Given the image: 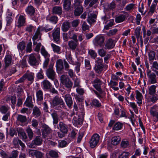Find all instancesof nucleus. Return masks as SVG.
I'll return each mask as SVG.
<instances>
[{"label": "nucleus", "mask_w": 158, "mask_h": 158, "mask_svg": "<svg viewBox=\"0 0 158 158\" xmlns=\"http://www.w3.org/2000/svg\"><path fill=\"white\" fill-rule=\"evenodd\" d=\"M52 105L54 107V109L56 110H59L61 109L62 107L64 109L66 108L65 104L60 97L56 96L53 98L52 100Z\"/></svg>", "instance_id": "f257e3e1"}, {"label": "nucleus", "mask_w": 158, "mask_h": 158, "mask_svg": "<svg viewBox=\"0 0 158 158\" xmlns=\"http://www.w3.org/2000/svg\"><path fill=\"white\" fill-rule=\"evenodd\" d=\"M40 59V56L39 54L32 53L29 56L28 61L31 65H37L39 64Z\"/></svg>", "instance_id": "f03ea898"}, {"label": "nucleus", "mask_w": 158, "mask_h": 158, "mask_svg": "<svg viewBox=\"0 0 158 158\" xmlns=\"http://www.w3.org/2000/svg\"><path fill=\"white\" fill-rule=\"evenodd\" d=\"M60 79L62 84L70 91L73 85V83L71 80L67 75H64L61 76Z\"/></svg>", "instance_id": "7ed1b4c3"}, {"label": "nucleus", "mask_w": 158, "mask_h": 158, "mask_svg": "<svg viewBox=\"0 0 158 158\" xmlns=\"http://www.w3.org/2000/svg\"><path fill=\"white\" fill-rule=\"evenodd\" d=\"M41 129L42 137L43 138L49 136L50 135L52 131V129L48 125L43 124L42 125Z\"/></svg>", "instance_id": "20e7f679"}, {"label": "nucleus", "mask_w": 158, "mask_h": 158, "mask_svg": "<svg viewBox=\"0 0 158 158\" xmlns=\"http://www.w3.org/2000/svg\"><path fill=\"white\" fill-rule=\"evenodd\" d=\"M105 40V37L103 36L98 35L93 40V43L96 47H102L104 45Z\"/></svg>", "instance_id": "39448f33"}, {"label": "nucleus", "mask_w": 158, "mask_h": 158, "mask_svg": "<svg viewBox=\"0 0 158 158\" xmlns=\"http://www.w3.org/2000/svg\"><path fill=\"white\" fill-rule=\"evenodd\" d=\"M100 140V136L97 134H94L92 136L89 142L90 147L92 148H94L96 146Z\"/></svg>", "instance_id": "423d86ee"}, {"label": "nucleus", "mask_w": 158, "mask_h": 158, "mask_svg": "<svg viewBox=\"0 0 158 158\" xmlns=\"http://www.w3.org/2000/svg\"><path fill=\"white\" fill-rule=\"evenodd\" d=\"M147 75L149 83L151 84H153L157 83L156 76L154 73L152 72L151 70H147Z\"/></svg>", "instance_id": "0eeeda50"}, {"label": "nucleus", "mask_w": 158, "mask_h": 158, "mask_svg": "<svg viewBox=\"0 0 158 158\" xmlns=\"http://www.w3.org/2000/svg\"><path fill=\"white\" fill-rule=\"evenodd\" d=\"M60 28L57 27L53 30L52 33L53 40L57 44L60 43Z\"/></svg>", "instance_id": "6e6552de"}, {"label": "nucleus", "mask_w": 158, "mask_h": 158, "mask_svg": "<svg viewBox=\"0 0 158 158\" xmlns=\"http://www.w3.org/2000/svg\"><path fill=\"white\" fill-rule=\"evenodd\" d=\"M46 75L48 77L52 80L55 77L56 73L53 69V64H51L46 70Z\"/></svg>", "instance_id": "1a4fd4ad"}, {"label": "nucleus", "mask_w": 158, "mask_h": 158, "mask_svg": "<svg viewBox=\"0 0 158 158\" xmlns=\"http://www.w3.org/2000/svg\"><path fill=\"white\" fill-rule=\"evenodd\" d=\"M43 139L40 136H36L34 139L32 140L31 143L30 145V147L31 148H35L34 145L35 146L40 145L42 144Z\"/></svg>", "instance_id": "9d476101"}, {"label": "nucleus", "mask_w": 158, "mask_h": 158, "mask_svg": "<svg viewBox=\"0 0 158 158\" xmlns=\"http://www.w3.org/2000/svg\"><path fill=\"white\" fill-rule=\"evenodd\" d=\"M141 28L140 27L136 28L135 31V36L138 41H140L142 45L143 44L142 36L141 33Z\"/></svg>", "instance_id": "9b49d317"}, {"label": "nucleus", "mask_w": 158, "mask_h": 158, "mask_svg": "<svg viewBox=\"0 0 158 158\" xmlns=\"http://www.w3.org/2000/svg\"><path fill=\"white\" fill-rule=\"evenodd\" d=\"M115 45L114 40L112 39L109 38L106 41L105 48L107 49H112L114 47Z\"/></svg>", "instance_id": "f8f14e48"}, {"label": "nucleus", "mask_w": 158, "mask_h": 158, "mask_svg": "<svg viewBox=\"0 0 158 158\" xmlns=\"http://www.w3.org/2000/svg\"><path fill=\"white\" fill-rule=\"evenodd\" d=\"M57 128L59 129L61 132H64L67 133L68 127L67 125L62 122H60L58 125Z\"/></svg>", "instance_id": "ddd939ff"}, {"label": "nucleus", "mask_w": 158, "mask_h": 158, "mask_svg": "<svg viewBox=\"0 0 158 158\" xmlns=\"http://www.w3.org/2000/svg\"><path fill=\"white\" fill-rule=\"evenodd\" d=\"M64 98L67 106L69 108H71L73 104V100L71 95L70 94H66Z\"/></svg>", "instance_id": "4468645a"}, {"label": "nucleus", "mask_w": 158, "mask_h": 158, "mask_svg": "<svg viewBox=\"0 0 158 158\" xmlns=\"http://www.w3.org/2000/svg\"><path fill=\"white\" fill-rule=\"evenodd\" d=\"M24 75L26 79H27L28 81L32 83L34 81V73L32 72H27Z\"/></svg>", "instance_id": "2eb2a0df"}, {"label": "nucleus", "mask_w": 158, "mask_h": 158, "mask_svg": "<svg viewBox=\"0 0 158 158\" xmlns=\"http://www.w3.org/2000/svg\"><path fill=\"white\" fill-rule=\"evenodd\" d=\"M93 82L94 83V86L95 88L98 91H101V85H102V82L98 78L95 79Z\"/></svg>", "instance_id": "dca6fc26"}, {"label": "nucleus", "mask_w": 158, "mask_h": 158, "mask_svg": "<svg viewBox=\"0 0 158 158\" xmlns=\"http://www.w3.org/2000/svg\"><path fill=\"white\" fill-rule=\"evenodd\" d=\"M53 119V123L54 126L58 123L59 120L57 111L54 110L51 114Z\"/></svg>", "instance_id": "f3484780"}, {"label": "nucleus", "mask_w": 158, "mask_h": 158, "mask_svg": "<svg viewBox=\"0 0 158 158\" xmlns=\"http://www.w3.org/2000/svg\"><path fill=\"white\" fill-rule=\"evenodd\" d=\"M52 13L54 14H57L61 15L62 13V9L61 6H56L52 8Z\"/></svg>", "instance_id": "a211bd4d"}, {"label": "nucleus", "mask_w": 158, "mask_h": 158, "mask_svg": "<svg viewBox=\"0 0 158 158\" xmlns=\"http://www.w3.org/2000/svg\"><path fill=\"white\" fill-rule=\"evenodd\" d=\"M24 105L28 107L32 108L34 105L32 102V97L31 96H28L24 104Z\"/></svg>", "instance_id": "6ab92c4d"}, {"label": "nucleus", "mask_w": 158, "mask_h": 158, "mask_svg": "<svg viewBox=\"0 0 158 158\" xmlns=\"http://www.w3.org/2000/svg\"><path fill=\"white\" fill-rule=\"evenodd\" d=\"M97 16L94 14L89 13L88 15L87 21L90 24L95 22Z\"/></svg>", "instance_id": "aec40b11"}, {"label": "nucleus", "mask_w": 158, "mask_h": 158, "mask_svg": "<svg viewBox=\"0 0 158 158\" xmlns=\"http://www.w3.org/2000/svg\"><path fill=\"white\" fill-rule=\"evenodd\" d=\"M78 40H71L68 42V45L72 50H75L78 45Z\"/></svg>", "instance_id": "412c9836"}, {"label": "nucleus", "mask_w": 158, "mask_h": 158, "mask_svg": "<svg viewBox=\"0 0 158 158\" xmlns=\"http://www.w3.org/2000/svg\"><path fill=\"white\" fill-rule=\"evenodd\" d=\"M41 85L44 89L47 90L50 89L51 84L48 80H44L42 82Z\"/></svg>", "instance_id": "4be33fe9"}, {"label": "nucleus", "mask_w": 158, "mask_h": 158, "mask_svg": "<svg viewBox=\"0 0 158 158\" xmlns=\"http://www.w3.org/2000/svg\"><path fill=\"white\" fill-rule=\"evenodd\" d=\"M63 6L64 9L67 11L69 10L70 8L71 4V0H62Z\"/></svg>", "instance_id": "5701e85b"}, {"label": "nucleus", "mask_w": 158, "mask_h": 158, "mask_svg": "<svg viewBox=\"0 0 158 158\" xmlns=\"http://www.w3.org/2000/svg\"><path fill=\"white\" fill-rule=\"evenodd\" d=\"M104 66L106 67L107 65L104 66L103 64H95L94 69L97 73L100 74L102 71Z\"/></svg>", "instance_id": "b1692460"}, {"label": "nucleus", "mask_w": 158, "mask_h": 158, "mask_svg": "<svg viewBox=\"0 0 158 158\" xmlns=\"http://www.w3.org/2000/svg\"><path fill=\"white\" fill-rule=\"evenodd\" d=\"M123 125L124 124L123 123L118 122L114 125L113 129L114 131H118L121 130L123 128Z\"/></svg>", "instance_id": "393cba45"}, {"label": "nucleus", "mask_w": 158, "mask_h": 158, "mask_svg": "<svg viewBox=\"0 0 158 158\" xmlns=\"http://www.w3.org/2000/svg\"><path fill=\"white\" fill-rule=\"evenodd\" d=\"M56 66L57 69L59 71H61L64 69V64L62 59L57 60L56 63Z\"/></svg>", "instance_id": "a878e982"}, {"label": "nucleus", "mask_w": 158, "mask_h": 158, "mask_svg": "<svg viewBox=\"0 0 158 158\" xmlns=\"http://www.w3.org/2000/svg\"><path fill=\"white\" fill-rule=\"evenodd\" d=\"M121 138L120 136H115L112 137L111 139V144L114 145H116L120 143Z\"/></svg>", "instance_id": "bb28decb"}, {"label": "nucleus", "mask_w": 158, "mask_h": 158, "mask_svg": "<svg viewBox=\"0 0 158 158\" xmlns=\"http://www.w3.org/2000/svg\"><path fill=\"white\" fill-rule=\"evenodd\" d=\"M27 14L31 16H33L35 12V10L32 6H28L25 10Z\"/></svg>", "instance_id": "cd10ccee"}, {"label": "nucleus", "mask_w": 158, "mask_h": 158, "mask_svg": "<svg viewBox=\"0 0 158 158\" xmlns=\"http://www.w3.org/2000/svg\"><path fill=\"white\" fill-rule=\"evenodd\" d=\"M71 26L70 23L67 21H64L61 26V29L64 32H66L70 27Z\"/></svg>", "instance_id": "c85d7f7f"}, {"label": "nucleus", "mask_w": 158, "mask_h": 158, "mask_svg": "<svg viewBox=\"0 0 158 158\" xmlns=\"http://www.w3.org/2000/svg\"><path fill=\"white\" fill-rule=\"evenodd\" d=\"M98 0H85L84 2V6H86L89 5V7H92L94 4H96Z\"/></svg>", "instance_id": "c756f323"}, {"label": "nucleus", "mask_w": 158, "mask_h": 158, "mask_svg": "<svg viewBox=\"0 0 158 158\" xmlns=\"http://www.w3.org/2000/svg\"><path fill=\"white\" fill-rule=\"evenodd\" d=\"M41 114V110L37 106H35L33 109L32 114L35 117L40 116Z\"/></svg>", "instance_id": "7c9ffc66"}, {"label": "nucleus", "mask_w": 158, "mask_h": 158, "mask_svg": "<svg viewBox=\"0 0 158 158\" xmlns=\"http://www.w3.org/2000/svg\"><path fill=\"white\" fill-rule=\"evenodd\" d=\"M74 14L75 16H79L83 12V7L82 6L75 7Z\"/></svg>", "instance_id": "2f4dec72"}, {"label": "nucleus", "mask_w": 158, "mask_h": 158, "mask_svg": "<svg viewBox=\"0 0 158 158\" xmlns=\"http://www.w3.org/2000/svg\"><path fill=\"white\" fill-rule=\"evenodd\" d=\"M12 60V56L10 54H8L6 56L4 61L6 67H8L11 64Z\"/></svg>", "instance_id": "473e14b6"}, {"label": "nucleus", "mask_w": 158, "mask_h": 158, "mask_svg": "<svg viewBox=\"0 0 158 158\" xmlns=\"http://www.w3.org/2000/svg\"><path fill=\"white\" fill-rule=\"evenodd\" d=\"M136 94V98L137 101V103L139 105L142 104V94L138 90L135 91Z\"/></svg>", "instance_id": "72a5a7b5"}, {"label": "nucleus", "mask_w": 158, "mask_h": 158, "mask_svg": "<svg viewBox=\"0 0 158 158\" xmlns=\"http://www.w3.org/2000/svg\"><path fill=\"white\" fill-rule=\"evenodd\" d=\"M126 19V15H120L116 17L115 21L116 23H118L123 22Z\"/></svg>", "instance_id": "f704fd0d"}, {"label": "nucleus", "mask_w": 158, "mask_h": 158, "mask_svg": "<svg viewBox=\"0 0 158 158\" xmlns=\"http://www.w3.org/2000/svg\"><path fill=\"white\" fill-rule=\"evenodd\" d=\"M37 101L42 102L43 100V94L41 90H39L36 92Z\"/></svg>", "instance_id": "c9c22d12"}, {"label": "nucleus", "mask_w": 158, "mask_h": 158, "mask_svg": "<svg viewBox=\"0 0 158 158\" xmlns=\"http://www.w3.org/2000/svg\"><path fill=\"white\" fill-rule=\"evenodd\" d=\"M156 86L155 85H152L148 87V93L151 95H154L156 92Z\"/></svg>", "instance_id": "e433bc0d"}, {"label": "nucleus", "mask_w": 158, "mask_h": 158, "mask_svg": "<svg viewBox=\"0 0 158 158\" xmlns=\"http://www.w3.org/2000/svg\"><path fill=\"white\" fill-rule=\"evenodd\" d=\"M25 19L26 18L24 16L20 15L18 22L19 27H21L23 26L25 22Z\"/></svg>", "instance_id": "4c0bfd02"}, {"label": "nucleus", "mask_w": 158, "mask_h": 158, "mask_svg": "<svg viewBox=\"0 0 158 158\" xmlns=\"http://www.w3.org/2000/svg\"><path fill=\"white\" fill-rule=\"evenodd\" d=\"M41 35L40 28L38 27L32 38L33 40H36L37 39H40Z\"/></svg>", "instance_id": "58836bf2"}, {"label": "nucleus", "mask_w": 158, "mask_h": 158, "mask_svg": "<svg viewBox=\"0 0 158 158\" xmlns=\"http://www.w3.org/2000/svg\"><path fill=\"white\" fill-rule=\"evenodd\" d=\"M148 60L150 62H152L156 56V52L153 51H151L148 52Z\"/></svg>", "instance_id": "ea45409f"}, {"label": "nucleus", "mask_w": 158, "mask_h": 158, "mask_svg": "<svg viewBox=\"0 0 158 158\" xmlns=\"http://www.w3.org/2000/svg\"><path fill=\"white\" fill-rule=\"evenodd\" d=\"M10 107L7 105H2L0 107V112L2 114H6L10 112L9 110Z\"/></svg>", "instance_id": "a19ab883"}, {"label": "nucleus", "mask_w": 158, "mask_h": 158, "mask_svg": "<svg viewBox=\"0 0 158 158\" xmlns=\"http://www.w3.org/2000/svg\"><path fill=\"white\" fill-rule=\"evenodd\" d=\"M47 19L49 21L54 24L57 23L58 21L57 17L55 16L48 17Z\"/></svg>", "instance_id": "79ce46f5"}, {"label": "nucleus", "mask_w": 158, "mask_h": 158, "mask_svg": "<svg viewBox=\"0 0 158 158\" xmlns=\"http://www.w3.org/2000/svg\"><path fill=\"white\" fill-rule=\"evenodd\" d=\"M17 131L19 136H22L24 139H26L27 138V136L23 129L20 128L17 129Z\"/></svg>", "instance_id": "37998d69"}, {"label": "nucleus", "mask_w": 158, "mask_h": 158, "mask_svg": "<svg viewBox=\"0 0 158 158\" xmlns=\"http://www.w3.org/2000/svg\"><path fill=\"white\" fill-rule=\"evenodd\" d=\"M17 119V121L22 123L26 122L27 120L26 116L21 114L18 115Z\"/></svg>", "instance_id": "c03bdc74"}, {"label": "nucleus", "mask_w": 158, "mask_h": 158, "mask_svg": "<svg viewBox=\"0 0 158 158\" xmlns=\"http://www.w3.org/2000/svg\"><path fill=\"white\" fill-rule=\"evenodd\" d=\"M152 96H149L147 99V102H152L153 103H155L157 100L158 99V98L157 96H155L154 95H152Z\"/></svg>", "instance_id": "a18cd8bd"}, {"label": "nucleus", "mask_w": 158, "mask_h": 158, "mask_svg": "<svg viewBox=\"0 0 158 158\" xmlns=\"http://www.w3.org/2000/svg\"><path fill=\"white\" fill-rule=\"evenodd\" d=\"M51 46L53 49V51L57 53L58 54L60 53V48L55 44L52 43Z\"/></svg>", "instance_id": "49530a36"}, {"label": "nucleus", "mask_w": 158, "mask_h": 158, "mask_svg": "<svg viewBox=\"0 0 158 158\" xmlns=\"http://www.w3.org/2000/svg\"><path fill=\"white\" fill-rule=\"evenodd\" d=\"M41 53L42 55H43L45 58H49L50 56L49 54L48 53L44 47L42 46L41 49Z\"/></svg>", "instance_id": "de8ad7c7"}, {"label": "nucleus", "mask_w": 158, "mask_h": 158, "mask_svg": "<svg viewBox=\"0 0 158 158\" xmlns=\"http://www.w3.org/2000/svg\"><path fill=\"white\" fill-rule=\"evenodd\" d=\"M26 47L25 43L23 41H22L20 42L17 46V48L19 50L21 51H22L24 50Z\"/></svg>", "instance_id": "09e8293b"}, {"label": "nucleus", "mask_w": 158, "mask_h": 158, "mask_svg": "<svg viewBox=\"0 0 158 158\" xmlns=\"http://www.w3.org/2000/svg\"><path fill=\"white\" fill-rule=\"evenodd\" d=\"M107 9L108 10H113L116 6V4L114 1H112L110 3H108L107 5Z\"/></svg>", "instance_id": "8fccbe9b"}, {"label": "nucleus", "mask_w": 158, "mask_h": 158, "mask_svg": "<svg viewBox=\"0 0 158 158\" xmlns=\"http://www.w3.org/2000/svg\"><path fill=\"white\" fill-rule=\"evenodd\" d=\"M135 5L133 3L129 4L127 5L124 9L127 11L131 12L134 9Z\"/></svg>", "instance_id": "3c124183"}, {"label": "nucleus", "mask_w": 158, "mask_h": 158, "mask_svg": "<svg viewBox=\"0 0 158 158\" xmlns=\"http://www.w3.org/2000/svg\"><path fill=\"white\" fill-rule=\"evenodd\" d=\"M73 122L76 125L80 124L83 122V120L79 117L77 118L74 116L73 118Z\"/></svg>", "instance_id": "603ef678"}, {"label": "nucleus", "mask_w": 158, "mask_h": 158, "mask_svg": "<svg viewBox=\"0 0 158 158\" xmlns=\"http://www.w3.org/2000/svg\"><path fill=\"white\" fill-rule=\"evenodd\" d=\"M118 31V30L115 28L109 31V32L106 33V35L108 36H111L115 35Z\"/></svg>", "instance_id": "864d4df0"}, {"label": "nucleus", "mask_w": 158, "mask_h": 158, "mask_svg": "<svg viewBox=\"0 0 158 158\" xmlns=\"http://www.w3.org/2000/svg\"><path fill=\"white\" fill-rule=\"evenodd\" d=\"M150 113L151 115L154 117H156L158 119V111L156 110L153 107L151 108Z\"/></svg>", "instance_id": "5fc2aeb1"}, {"label": "nucleus", "mask_w": 158, "mask_h": 158, "mask_svg": "<svg viewBox=\"0 0 158 158\" xmlns=\"http://www.w3.org/2000/svg\"><path fill=\"white\" fill-rule=\"evenodd\" d=\"M129 143L128 141L127 140H122L121 143V146L123 148H125L128 147Z\"/></svg>", "instance_id": "6e6d98bb"}, {"label": "nucleus", "mask_w": 158, "mask_h": 158, "mask_svg": "<svg viewBox=\"0 0 158 158\" xmlns=\"http://www.w3.org/2000/svg\"><path fill=\"white\" fill-rule=\"evenodd\" d=\"M19 153L18 151L16 150H14L9 156V158H16L18 156Z\"/></svg>", "instance_id": "4d7b16f0"}, {"label": "nucleus", "mask_w": 158, "mask_h": 158, "mask_svg": "<svg viewBox=\"0 0 158 158\" xmlns=\"http://www.w3.org/2000/svg\"><path fill=\"white\" fill-rule=\"evenodd\" d=\"M48 155L52 157L57 158L58 156V153L53 150H51L49 152Z\"/></svg>", "instance_id": "13d9d810"}, {"label": "nucleus", "mask_w": 158, "mask_h": 158, "mask_svg": "<svg viewBox=\"0 0 158 158\" xmlns=\"http://www.w3.org/2000/svg\"><path fill=\"white\" fill-rule=\"evenodd\" d=\"M106 50L103 48L99 49L98 51L99 55L102 57L105 56L106 55Z\"/></svg>", "instance_id": "bf43d9fd"}, {"label": "nucleus", "mask_w": 158, "mask_h": 158, "mask_svg": "<svg viewBox=\"0 0 158 158\" xmlns=\"http://www.w3.org/2000/svg\"><path fill=\"white\" fill-rule=\"evenodd\" d=\"M26 131L29 139H32L34 135L32 130L29 127H28L27 128Z\"/></svg>", "instance_id": "052dcab7"}, {"label": "nucleus", "mask_w": 158, "mask_h": 158, "mask_svg": "<svg viewBox=\"0 0 158 158\" xmlns=\"http://www.w3.org/2000/svg\"><path fill=\"white\" fill-rule=\"evenodd\" d=\"M92 105H94L97 107H99L101 106V104L98 100L96 99H94L91 102Z\"/></svg>", "instance_id": "680f3d73"}, {"label": "nucleus", "mask_w": 158, "mask_h": 158, "mask_svg": "<svg viewBox=\"0 0 158 158\" xmlns=\"http://www.w3.org/2000/svg\"><path fill=\"white\" fill-rule=\"evenodd\" d=\"M88 54L90 55L91 57L95 59L97 56V53L94 50L92 49H90L89 51Z\"/></svg>", "instance_id": "e2e57ef3"}, {"label": "nucleus", "mask_w": 158, "mask_h": 158, "mask_svg": "<svg viewBox=\"0 0 158 158\" xmlns=\"http://www.w3.org/2000/svg\"><path fill=\"white\" fill-rule=\"evenodd\" d=\"M151 69L153 71L156 70H158V63L157 61H154L153 62Z\"/></svg>", "instance_id": "0e129e2a"}, {"label": "nucleus", "mask_w": 158, "mask_h": 158, "mask_svg": "<svg viewBox=\"0 0 158 158\" xmlns=\"http://www.w3.org/2000/svg\"><path fill=\"white\" fill-rule=\"evenodd\" d=\"M81 28L82 31H85L89 30V26L86 22H84L82 25Z\"/></svg>", "instance_id": "69168bd1"}, {"label": "nucleus", "mask_w": 158, "mask_h": 158, "mask_svg": "<svg viewBox=\"0 0 158 158\" xmlns=\"http://www.w3.org/2000/svg\"><path fill=\"white\" fill-rule=\"evenodd\" d=\"M129 155V152H123L118 156V158H128Z\"/></svg>", "instance_id": "338daca9"}, {"label": "nucleus", "mask_w": 158, "mask_h": 158, "mask_svg": "<svg viewBox=\"0 0 158 158\" xmlns=\"http://www.w3.org/2000/svg\"><path fill=\"white\" fill-rule=\"evenodd\" d=\"M44 153L37 150L35 155L36 158H44Z\"/></svg>", "instance_id": "774afa93"}]
</instances>
